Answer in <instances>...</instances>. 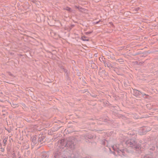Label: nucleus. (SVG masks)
Returning <instances> with one entry per match:
<instances>
[{
	"instance_id": "f257e3e1",
	"label": "nucleus",
	"mask_w": 158,
	"mask_h": 158,
	"mask_svg": "<svg viewBox=\"0 0 158 158\" xmlns=\"http://www.w3.org/2000/svg\"><path fill=\"white\" fill-rule=\"evenodd\" d=\"M134 94L135 96H138L140 95L141 93L139 91L135 89L134 90Z\"/></svg>"
},
{
	"instance_id": "f03ea898",
	"label": "nucleus",
	"mask_w": 158,
	"mask_h": 158,
	"mask_svg": "<svg viewBox=\"0 0 158 158\" xmlns=\"http://www.w3.org/2000/svg\"><path fill=\"white\" fill-rule=\"evenodd\" d=\"M81 39L82 40H83V41H88L89 40V39L88 38H87L85 37H82V38H81Z\"/></svg>"
},
{
	"instance_id": "7ed1b4c3",
	"label": "nucleus",
	"mask_w": 158,
	"mask_h": 158,
	"mask_svg": "<svg viewBox=\"0 0 158 158\" xmlns=\"http://www.w3.org/2000/svg\"><path fill=\"white\" fill-rule=\"evenodd\" d=\"M64 9L69 11H71V9L69 7H66Z\"/></svg>"
},
{
	"instance_id": "20e7f679",
	"label": "nucleus",
	"mask_w": 158,
	"mask_h": 158,
	"mask_svg": "<svg viewBox=\"0 0 158 158\" xmlns=\"http://www.w3.org/2000/svg\"><path fill=\"white\" fill-rule=\"evenodd\" d=\"M91 33V32H86V34H90Z\"/></svg>"
},
{
	"instance_id": "39448f33",
	"label": "nucleus",
	"mask_w": 158,
	"mask_h": 158,
	"mask_svg": "<svg viewBox=\"0 0 158 158\" xmlns=\"http://www.w3.org/2000/svg\"><path fill=\"white\" fill-rule=\"evenodd\" d=\"M140 148V145H139V146L138 147H136V148Z\"/></svg>"
},
{
	"instance_id": "423d86ee",
	"label": "nucleus",
	"mask_w": 158,
	"mask_h": 158,
	"mask_svg": "<svg viewBox=\"0 0 158 158\" xmlns=\"http://www.w3.org/2000/svg\"><path fill=\"white\" fill-rule=\"evenodd\" d=\"M33 139H34V138H32V141H33Z\"/></svg>"
}]
</instances>
